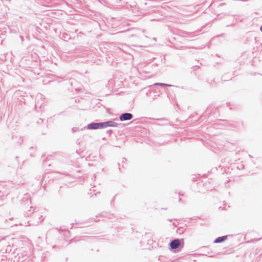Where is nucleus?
<instances>
[{"mask_svg":"<svg viewBox=\"0 0 262 262\" xmlns=\"http://www.w3.org/2000/svg\"><path fill=\"white\" fill-rule=\"evenodd\" d=\"M133 117V116L132 114L129 113H125L122 114L120 117L119 119L120 121H127L131 120Z\"/></svg>","mask_w":262,"mask_h":262,"instance_id":"1","label":"nucleus"},{"mask_svg":"<svg viewBox=\"0 0 262 262\" xmlns=\"http://www.w3.org/2000/svg\"><path fill=\"white\" fill-rule=\"evenodd\" d=\"M180 240L179 239H176L170 242V246L171 249H176L180 246Z\"/></svg>","mask_w":262,"mask_h":262,"instance_id":"2","label":"nucleus"},{"mask_svg":"<svg viewBox=\"0 0 262 262\" xmlns=\"http://www.w3.org/2000/svg\"><path fill=\"white\" fill-rule=\"evenodd\" d=\"M260 31L262 32V26L260 27Z\"/></svg>","mask_w":262,"mask_h":262,"instance_id":"9","label":"nucleus"},{"mask_svg":"<svg viewBox=\"0 0 262 262\" xmlns=\"http://www.w3.org/2000/svg\"><path fill=\"white\" fill-rule=\"evenodd\" d=\"M227 236H223L219 237L214 240V243H222V242L225 241L227 239Z\"/></svg>","mask_w":262,"mask_h":262,"instance_id":"5","label":"nucleus"},{"mask_svg":"<svg viewBox=\"0 0 262 262\" xmlns=\"http://www.w3.org/2000/svg\"><path fill=\"white\" fill-rule=\"evenodd\" d=\"M105 128L104 123L103 122H99L98 123V129L99 128Z\"/></svg>","mask_w":262,"mask_h":262,"instance_id":"7","label":"nucleus"},{"mask_svg":"<svg viewBox=\"0 0 262 262\" xmlns=\"http://www.w3.org/2000/svg\"><path fill=\"white\" fill-rule=\"evenodd\" d=\"M73 82H75V80L73 79L70 80L69 81V83L71 84V85L73 84Z\"/></svg>","mask_w":262,"mask_h":262,"instance_id":"8","label":"nucleus"},{"mask_svg":"<svg viewBox=\"0 0 262 262\" xmlns=\"http://www.w3.org/2000/svg\"><path fill=\"white\" fill-rule=\"evenodd\" d=\"M86 127L89 129H98V123L93 122V123H90Z\"/></svg>","mask_w":262,"mask_h":262,"instance_id":"4","label":"nucleus"},{"mask_svg":"<svg viewBox=\"0 0 262 262\" xmlns=\"http://www.w3.org/2000/svg\"><path fill=\"white\" fill-rule=\"evenodd\" d=\"M154 85H161L163 86H171V85L163 83H155Z\"/></svg>","mask_w":262,"mask_h":262,"instance_id":"6","label":"nucleus"},{"mask_svg":"<svg viewBox=\"0 0 262 262\" xmlns=\"http://www.w3.org/2000/svg\"><path fill=\"white\" fill-rule=\"evenodd\" d=\"M104 125L105 128L107 127H116L118 125V124L113 121H108L106 122H104Z\"/></svg>","mask_w":262,"mask_h":262,"instance_id":"3","label":"nucleus"}]
</instances>
